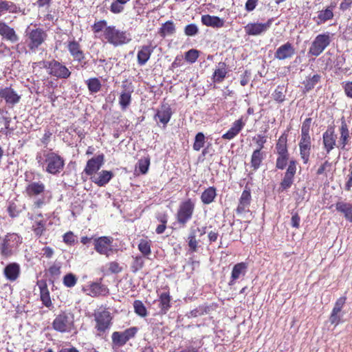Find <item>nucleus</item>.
Wrapping results in <instances>:
<instances>
[{"mask_svg": "<svg viewBox=\"0 0 352 352\" xmlns=\"http://www.w3.org/2000/svg\"><path fill=\"white\" fill-rule=\"evenodd\" d=\"M36 160L43 171L54 175L60 173L65 166L63 157L51 151L38 152Z\"/></svg>", "mask_w": 352, "mask_h": 352, "instance_id": "obj_1", "label": "nucleus"}, {"mask_svg": "<svg viewBox=\"0 0 352 352\" xmlns=\"http://www.w3.org/2000/svg\"><path fill=\"white\" fill-rule=\"evenodd\" d=\"M96 325V335L103 337L111 329L112 325V316L111 313L106 309H99L94 314Z\"/></svg>", "mask_w": 352, "mask_h": 352, "instance_id": "obj_2", "label": "nucleus"}, {"mask_svg": "<svg viewBox=\"0 0 352 352\" xmlns=\"http://www.w3.org/2000/svg\"><path fill=\"white\" fill-rule=\"evenodd\" d=\"M52 327L60 333H70L75 329L74 315L69 312H61L56 316Z\"/></svg>", "mask_w": 352, "mask_h": 352, "instance_id": "obj_3", "label": "nucleus"}, {"mask_svg": "<svg viewBox=\"0 0 352 352\" xmlns=\"http://www.w3.org/2000/svg\"><path fill=\"white\" fill-rule=\"evenodd\" d=\"M27 45L30 50L35 52L47 37V32L42 28L28 29L25 32Z\"/></svg>", "mask_w": 352, "mask_h": 352, "instance_id": "obj_4", "label": "nucleus"}, {"mask_svg": "<svg viewBox=\"0 0 352 352\" xmlns=\"http://www.w3.org/2000/svg\"><path fill=\"white\" fill-rule=\"evenodd\" d=\"M104 36L107 41L114 46L129 43L131 38L126 32L116 29L115 26H108L104 29Z\"/></svg>", "mask_w": 352, "mask_h": 352, "instance_id": "obj_5", "label": "nucleus"}, {"mask_svg": "<svg viewBox=\"0 0 352 352\" xmlns=\"http://www.w3.org/2000/svg\"><path fill=\"white\" fill-rule=\"evenodd\" d=\"M195 206V201L191 199H188L180 203L177 211L176 219L182 227H185L186 223L192 219Z\"/></svg>", "mask_w": 352, "mask_h": 352, "instance_id": "obj_6", "label": "nucleus"}, {"mask_svg": "<svg viewBox=\"0 0 352 352\" xmlns=\"http://www.w3.org/2000/svg\"><path fill=\"white\" fill-rule=\"evenodd\" d=\"M22 243V239L16 233L8 234L0 245L1 254L6 257L11 256Z\"/></svg>", "mask_w": 352, "mask_h": 352, "instance_id": "obj_7", "label": "nucleus"}, {"mask_svg": "<svg viewBox=\"0 0 352 352\" xmlns=\"http://www.w3.org/2000/svg\"><path fill=\"white\" fill-rule=\"evenodd\" d=\"M43 67L47 69L50 75L58 78H67L71 75L68 68L56 60L43 61Z\"/></svg>", "mask_w": 352, "mask_h": 352, "instance_id": "obj_8", "label": "nucleus"}, {"mask_svg": "<svg viewBox=\"0 0 352 352\" xmlns=\"http://www.w3.org/2000/svg\"><path fill=\"white\" fill-rule=\"evenodd\" d=\"M138 330L137 327H133L124 331H114L111 336L113 348L123 346L129 340L135 336Z\"/></svg>", "mask_w": 352, "mask_h": 352, "instance_id": "obj_9", "label": "nucleus"}, {"mask_svg": "<svg viewBox=\"0 0 352 352\" xmlns=\"http://www.w3.org/2000/svg\"><path fill=\"white\" fill-rule=\"evenodd\" d=\"M331 43L330 34L326 32L316 36L309 49V54L318 56Z\"/></svg>", "mask_w": 352, "mask_h": 352, "instance_id": "obj_10", "label": "nucleus"}, {"mask_svg": "<svg viewBox=\"0 0 352 352\" xmlns=\"http://www.w3.org/2000/svg\"><path fill=\"white\" fill-rule=\"evenodd\" d=\"M112 243V237H98L94 239V249L98 253L109 256L113 252Z\"/></svg>", "mask_w": 352, "mask_h": 352, "instance_id": "obj_11", "label": "nucleus"}, {"mask_svg": "<svg viewBox=\"0 0 352 352\" xmlns=\"http://www.w3.org/2000/svg\"><path fill=\"white\" fill-rule=\"evenodd\" d=\"M336 140L337 135L335 133L334 127L328 126L322 134V144L327 155L329 154L335 147H338Z\"/></svg>", "mask_w": 352, "mask_h": 352, "instance_id": "obj_12", "label": "nucleus"}, {"mask_svg": "<svg viewBox=\"0 0 352 352\" xmlns=\"http://www.w3.org/2000/svg\"><path fill=\"white\" fill-rule=\"evenodd\" d=\"M251 199L250 189L246 186L239 198V204L236 209V213L238 215H241L250 211Z\"/></svg>", "mask_w": 352, "mask_h": 352, "instance_id": "obj_13", "label": "nucleus"}, {"mask_svg": "<svg viewBox=\"0 0 352 352\" xmlns=\"http://www.w3.org/2000/svg\"><path fill=\"white\" fill-rule=\"evenodd\" d=\"M300 155L304 164H307L311 149V137L309 135H300L299 142Z\"/></svg>", "mask_w": 352, "mask_h": 352, "instance_id": "obj_14", "label": "nucleus"}, {"mask_svg": "<svg viewBox=\"0 0 352 352\" xmlns=\"http://www.w3.org/2000/svg\"><path fill=\"white\" fill-rule=\"evenodd\" d=\"M336 8V4L331 3L325 9L319 10L317 12V16L313 18V20L317 25H321L326 23L327 21L333 18V10Z\"/></svg>", "mask_w": 352, "mask_h": 352, "instance_id": "obj_15", "label": "nucleus"}, {"mask_svg": "<svg viewBox=\"0 0 352 352\" xmlns=\"http://www.w3.org/2000/svg\"><path fill=\"white\" fill-rule=\"evenodd\" d=\"M295 54V48L289 42L280 45L274 53V58L283 60L291 58Z\"/></svg>", "mask_w": 352, "mask_h": 352, "instance_id": "obj_16", "label": "nucleus"}, {"mask_svg": "<svg viewBox=\"0 0 352 352\" xmlns=\"http://www.w3.org/2000/svg\"><path fill=\"white\" fill-rule=\"evenodd\" d=\"M248 270V265L244 262L236 263L234 265L230 279L228 282L229 286L234 285L238 279H240L245 276Z\"/></svg>", "mask_w": 352, "mask_h": 352, "instance_id": "obj_17", "label": "nucleus"}, {"mask_svg": "<svg viewBox=\"0 0 352 352\" xmlns=\"http://www.w3.org/2000/svg\"><path fill=\"white\" fill-rule=\"evenodd\" d=\"M272 19H269L265 23H248L245 27V32L249 35H258L267 31L271 26Z\"/></svg>", "mask_w": 352, "mask_h": 352, "instance_id": "obj_18", "label": "nucleus"}, {"mask_svg": "<svg viewBox=\"0 0 352 352\" xmlns=\"http://www.w3.org/2000/svg\"><path fill=\"white\" fill-rule=\"evenodd\" d=\"M173 112L169 104H164L157 110L154 116L155 120L162 123L165 126L170 121Z\"/></svg>", "mask_w": 352, "mask_h": 352, "instance_id": "obj_19", "label": "nucleus"}, {"mask_svg": "<svg viewBox=\"0 0 352 352\" xmlns=\"http://www.w3.org/2000/svg\"><path fill=\"white\" fill-rule=\"evenodd\" d=\"M103 162L104 155L102 154L89 160L84 170L85 173L87 175H92L100 168Z\"/></svg>", "mask_w": 352, "mask_h": 352, "instance_id": "obj_20", "label": "nucleus"}, {"mask_svg": "<svg viewBox=\"0 0 352 352\" xmlns=\"http://www.w3.org/2000/svg\"><path fill=\"white\" fill-rule=\"evenodd\" d=\"M339 133L340 138L338 147L343 150L345 148L346 145L349 143L351 139L348 125L344 119H342L341 121V125L339 128Z\"/></svg>", "mask_w": 352, "mask_h": 352, "instance_id": "obj_21", "label": "nucleus"}, {"mask_svg": "<svg viewBox=\"0 0 352 352\" xmlns=\"http://www.w3.org/2000/svg\"><path fill=\"white\" fill-rule=\"evenodd\" d=\"M0 98H3L8 104L14 105L18 103L21 96L10 87L0 88Z\"/></svg>", "mask_w": 352, "mask_h": 352, "instance_id": "obj_22", "label": "nucleus"}, {"mask_svg": "<svg viewBox=\"0 0 352 352\" xmlns=\"http://www.w3.org/2000/svg\"><path fill=\"white\" fill-rule=\"evenodd\" d=\"M67 49L74 60L80 62L85 59V54L81 50L80 45L78 41L75 40L69 41Z\"/></svg>", "mask_w": 352, "mask_h": 352, "instance_id": "obj_23", "label": "nucleus"}, {"mask_svg": "<svg viewBox=\"0 0 352 352\" xmlns=\"http://www.w3.org/2000/svg\"><path fill=\"white\" fill-rule=\"evenodd\" d=\"M0 35L12 43H16L19 38L14 30L6 23H0Z\"/></svg>", "mask_w": 352, "mask_h": 352, "instance_id": "obj_24", "label": "nucleus"}, {"mask_svg": "<svg viewBox=\"0 0 352 352\" xmlns=\"http://www.w3.org/2000/svg\"><path fill=\"white\" fill-rule=\"evenodd\" d=\"M45 190V184L41 182H32L30 183L26 188L25 191L29 197H36L42 195Z\"/></svg>", "mask_w": 352, "mask_h": 352, "instance_id": "obj_25", "label": "nucleus"}, {"mask_svg": "<svg viewBox=\"0 0 352 352\" xmlns=\"http://www.w3.org/2000/svg\"><path fill=\"white\" fill-rule=\"evenodd\" d=\"M171 297L169 292H162L159 297L158 306L160 308L159 314H166L171 307Z\"/></svg>", "mask_w": 352, "mask_h": 352, "instance_id": "obj_26", "label": "nucleus"}, {"mask_svg": "<svg viewBox=\"0 0 352 352\" xmlns=\"http://www.w3.org/2000/svg\"><path fill=\"white\" fill-rule=\"evenodd\" d=\"M153 49L154 47L151 45L141 47L137 54L138 63L140 65H144L146 63L153 52Z\"/></svg>", "mask_w": 352, "mask_h": 352, "instance_id": "obj_27", "label": "nucleus"}, {"mask_svg": "<svg viewBox=\"0 0 352 352\" xmlns=\"http://www.w3.org/2000/svg\"><path fill=\"white\" fill-rule=\"evenodd\" d=\"M201 23L208 27L219 28L224 25V20L216 16L205 14L201 16Z\"/></svg>", "mask_w": 352, "mask_h": 352, "instance_id": "obj_28", "label": "nucleus"}, {"mask_svg": "<svg viewBox=\"0 0 352 352\" xmlns=\"http://www.w3.org/2000/svg\"><path fill=\"white\" fill-rule=\"evenodd\" d=\"M244 125L245 123L243 122L241 119L234 121L232 127L222 135V138L228 140L233 139L243 129Z\"/></svg>", "mask_w": 352, "mask_h": 352, "instance_id": "obj_29", "label": "nucleus"}, {"mask_svg": "<svg viewBox=\"0 0 352 352\" xmlns=\"http://www.w3.org/2000/svg\"><path fill=\"white\" fill-rule=\"evenodd\" d=\"M4 275L10 281L15 280L20 273V266L16 263L8 264L4 269Z\"/></svg>", "mask_w": 352, "mask_h": 352, "instance_id": "obj_30", "label": "nucleus"}, {"mask_svg": "<svg viewBox=\"0 0 352 352\" xmlns=\"http://www.w3.org/2000/svg\"><path fill=\"white\" fill-rule=\"evenodd\" d=\"M337 211L344 214L345 219L352 223V204L344 201H338L336 204Z\"/></svg>", "mask_w": 352, "mask_h": 352, "instance_id": "obj_31", "label": "nucleus"}, {"mask_svg": "<svg viewBox=\"0 0 352 352\" xmlns=\"http://www.w3.org/2000/svg\"><path fill=\"white\" fill-rule=\"evenodd\" d=\"M113 173L108 170H102L97 176L92 178V181L98 186H104L113 177Z\"/></svg>", "mask_w": 352, "mask_h": 352, "instance_id": "obj_32", "label": "nucleus"}, {"mask_svg": "<svg viewBox=\"0 0 352 352\" xmlns=\"http://www.w3.org/2000/svg\"><path fill=\"white\" fill-rule=\"evenodd\" d=\"M265 157V152L260 151V149H255L251 156V167L254 170H256L261 166L263 160Z\"/></svg>", "mask_w": 352, "mask_h": 352, "instance_id": "obj_33", "label": "nucleus"}, {"mask_svg": "<svg viewBox=\"0 0 352 352\" xmlns=\"http://www.w3.org/2000/svg\"><path fill=\"white\" fill-rule=\"evenodd\" d=\"M89 290V294L91 296H104L109 293L107 287L100 283H92Z\"/></svg>", "mask_w": 352, "mask_h": 352, "instance_id": "obj_34", "label": "nucleus"}, {"mask_svg": "<svg viewBox=\"0 0 352 352\" xmlns=\"http://www.w3.org/2000/svg\"><path fill=\"white\" fill-rule=\"evenodd\" d=\"M7 11L16 14L20 12L21 9L12 1L0 0V16Z\"/></svg>", "mask_w": 352, "mask_h": 352, "instance_id": "obj_35", "label": "nucleus"}, {"mask_svg": "<svg viewBox=\"0 0 352 352\" xmlns=\"http://www.w3.org/2000/svg\"><path fill=\"white\" fill-rule=\"evenodd\" d=\"M41 300L43 304L47 307H50L52 305L50 292L45 283H41L39 285Z\"/></svg>", "mask_w": 352, "mask_h": 352, "instance_id": "obj_36", "label": "nucleus"}, {"mask_svg": "<svg viewBox=\"0 0 352 352\" xmlns=\"http://www.w3.org/2000/svg\"><path fill=\"white\" fill-rule=\"evenodd\" d=\"M46 221L43 219V215L39 214L35 218L34 223L32 226V229L36 236H41L45 230Z\"/></svg>", "mask_w": 352, "mask_h": 352, "instance_id": "obj_37", "label": "nucleus"}, {"mask_svg": "<svg viewBox=\"0 0 352 352\" xmlns=\"http://www.w3.org/2000/svg\"><path fill=\"white\" fill-rule=\"evenodd\" d=\"M217 196L216 188L213 186L206 189L201 195V200L204 204H211Z\"/></svg>", "mask_w": 352, "mask_h": 352, "instance_id": "obj_38", "label": "nucleus"}, {"mask_svg": "<svg viewBox=\"0 0 352 352\" xmlns=\"http://www.w3.org/2000/svg\"><path fill=\"white\" fill-rule=\"evenodd\" d=\"M227 74L226 65L225 63H219L218 68L215 69L213 74V81L214 82H221Z\"/></svg>", "mask_w": 352, "mask_h": 352, "instance_id": "obj_39", "label": "nucleus"}, {"mask_svg": "<svg viewBox=\"0 0 352 352\" xmlns=\"http://www.w3.org/2000/svg\"><path fill=\"white\" fill-rule=\"evenodd\" d=\"M175 27L173 22L171 21H168L162 24L158 33L162 37L164 38L166 36L173 35L175 33Z\"/></svg>", "mask_w": 352, "mask_h": 352, "instance_id": "obj_40", "label": "nucleus"}, {"mask_svg": "<svg viewBox=\"0 0 352 352\" xmlns=\"http://www.w3.org/2000/svg\"><path fill=\"white\" fill-rule=\"evenodd\" d=\"M133 90H127L125 89L122 91L120 94L119 98V104L122 110H125L131 103V93Z\"/></svg>", "mask_w": 352, "mask_h": 352, "instance_id": "obj_41", "label": "nucleus"}, {"mask_svg": "<svg viewBox=\"0 0 352 352\" xmlns=\"http://www.w3.org/2000/svg\"><path fill=\"white\" fill-rule=\"evenodd\" d=\"M276 149L278 155H289L287 146V138L283 135L279 138L276 145Z\"/></svg>", "mask_w": 352, "mask_h": 352, "instance_id": "obj_42", "label": "nucleus"}, {"mask_svg": "<svg viewBox=\"0 0 352 352\" xmlns=\"http://www.w3.org/2000/svg\"><path fill=\"white\" fill-rule=\"evenodd\" d=\"M210 311V307L206 305H202L194 309L187 314L188 318H196L204 314H208Z\"/></svg>", "mask_w": 352, "mask_h": 352, "instance_id": "obj_43", "label": "nucleus"}, {"mask_svg": "<svg viewBox=\"0 0 352 352\" xmlns=\"http://www.w3.org/2000/svg\"><path fill=\"white\" fill-rule=\"evenodd\" d=\"M320 76L315 74L312 77H308L304 82L305 89L306 91L311 90L316 84L320 81Z\"/></svg>", "mask_w": 352, "mask_h": 352, "instance_id": "obj_44", "label": "nucleus"}, {"mask_svg": "<svg viewBox=\"0 0 352 352\" xmlns=\"http://www.w3.org/2000/svg\"><path fill=\"white\" fill-rule=\"evenodd\" d=\"M138 249L144 256L148 257L151 253V241L141 239L138 245Z\"/></svg>", "mask_w": 352, "mask_h": 352, "instance_id": "obj_45", "label": "nucleus"}, {"mask_svg": "<svg viewBox=\"0 0 352 352\" xmlns=\"http://www.w3.org/2000/svg\"><path fill=\"white\" fill-rule=\"evenodd\" d=\"M89 91L91 93H97L101 88V83L97 78H90L87 81Z\"/></svg>", "mask_w": 352, "mask_h": 352, "instance_id": "obj_46", "label": "nucleus"}, {"mask_svg": "<svg viewBox=\"0 0 352 352\" xmlns=\"http://www.w3.org/2000/svg\"><path fill=\"white\" fill-rule=\"evenodd\" d=\"M133 307L135 312L138 316L145 317L147 315L146 309L141 300H135L133 302Z\"/></svg>", "mask_w": 352, "mask_h": 352, "instance_id": "obj_47", "label": "nucleus"}, {"mask_svg": "<svg viewBox=\"0 0 352 352\" xmlns=\"http://www.w3.org/2000/svg\"><path fill=\"white\" fill-rule=\"evenodd\" d=\"M205 144V135L203 133L199 132L195 138V142L193 144V149L195 151H199Z\"/></svg>", "mask_w": 352, "mask_h": 352, "instance_id": "obj_48", "label": "nucleus"}, {"mask_svg": "<svg viewBox=\"0 0 352 352\" xmlns=\"http://www.w3.org/2000/svg\"><path fill=\"white\" fill-rule=\"evenodd\" d=\"M332 169V163L329 160H325L318 168L316 174L318 175H324L327 176V173L331 172Z\"/></svg>", "mask_w": 352, "mask_h": 352, "instance_id": "obj_49", "label": "nucleus"}, {"mask_svg": "<svg viewBox=\"0 0 352 352\" xmlns=\"http://www.w3.org/2000/svg\"><path fill=\"white\" fill-rule=\"evenodd\" d=\"M144 261L142 256H137L133 258V263L131 264L132 272L135 273L138 270H141L144 266Z\"/></svg>", "mask_w": 352, "mask_h": 352, "instance_id": "obj_50", "label": "nucleus"}, {"mask_svg": "<svg viewBox=\"0 0 352 352\" xmlns=\"http://www.w3.org/2000/svg\"><path fill=\"white\" fill-rule=\"evenodd\" d=\"M77 277L72 273L66 274L63 278V284L67 287H73L77 283Z\"/></svg>", "mask_w": 352, "mask_h": 352, "instance_id": "obj_51", "label": "nucleus"}, {"mask_svg": "<svg viewBox=\"0 0 352 352\" xmlns=\"http://www.w3.org/2000/svg\"><path fill=\"white\" fill-rule=\"evenodd\" d=\"M272 97L276 102H283L285 99L283 87L278 86L272 94Z\"/></svg>", "mask_w": 352, "mask_h": 352, "instance_id": "obj_52", "label": "nucleus"}, {"mask_svg": "<svg viewBox=\"0 0 352 352\" xmlns=\"http://www.w3.org/2000/svg\"><path fill=\"white\" fill-rule=\"evenodd\" d=\"M124 3H119L118 0H116L112 2L110 6V11L114 14H119L124 10Z\"/></svg>", "mask_w": 352, "mask_h": 352, "instance_id": "obj_53", "label": "nucleus"}, {"mask_svg": "<svg viewBox=\"0 0 352 352\" xmlns=\"http://www.w3.org/2000/svg\"><path fill=\"white\" fill-rule=\"evenodd\" d=\"M199 56V52L197 50H190L185 54V59L186 61L193 63H195Z\"/></svg>", "mask_w": 352, "mask_h": 352, "instance_id": "obj_54", "label": "nucleus"}, {"mask_svg": "<svg viewBox=\"0 0 352 352\" xmlns=\"http://www.w3.org/2000/svg\"><path fill=\"white\" fill-rule=\"evenodd\" d=\"M199 32L198 27L194 23L186 25L184 28V33L186 36H195Z\"/></svg>", "mask_w": 352, "mask_h": 352, "instance_id": "obj_55", "label": "nucleus"}, {"mask_svg": "<svg viewBox=\"0 0 352 352\" xmlns=\"http://www.w3.org/2000/svg\"><path fill=\"white\" fill-rule=\"evenodd\" d=\"M293 182H294L293 177L285 174L284 177H283L282 182H280V188H282L283 190H287L292 186Z\"/></svg>", "mask_w": 352, "mask_h": 352, "instance_id": "obj_56", "label": "nucleus"}, {"mask_svg": "<svg viewBox=\"0 0 352 352\" xmlns=\"http://www.w3.org/2000/svg\"><path fill=\"white\" fill-rule=\"evenodd\" d=\"M150 164V160L147 158L141 159L138 162V168L142 174H145L148 171Z\"/></svg>", "mask_w": 352, "mask_h": 352, "instance_id": "obj_57", "label": "nucleus"}, {"mask_svg": "<svg viewBox=\"0 0 352 352\" xmlns=\"http://www.w3.org/2000/svg\"><path fill=\"white\" fill-rule=\"evenodd\" d=\"M289 155H278L276 162V167L278 169H284L287 164Z\"/></svg>", "mask_w": 352, "mask_h": 352, "instance_id": "obj_58", "label": "nucleus"}, {"mask_svg": "<svg viewBox=\"0 0 352 352\" xmlns=\"http://www.w3.org/2000/svg\"><path fill=\"white\" fill-rule=\"evenodd\" d=\"M346 302V298L345 297H340L337 300V301L335 303L334 307L332 310L333 312L341 314L342 309L343 306L344 305Z\"/></svg>", "mask_w": 352, "mask_h": 352, "instance_id": "obj_59", "label": "nucleus"}, {"mask_svg": "<svg viewBox=\"0 0 352 352\" xmlns=\"http://www.w3.org/2000/svg\"><path fill=\"white\" fill-rule=\"evenodd\" d=\"M311 123V118H306L301 126V135H309V129Z\"/></svg>", "mask_w": 352, "mask_h": 352, "instance_id": "obj_60", "label": "nucleus"}, {"mask_svg": "<svg viewBox=\"0 0 352 352\" xmlns=\"http://www.w3.org/2000/svg\"><path fill=\"white\" fill-rule=\"evenodd\" d=\"M107 28V21L105 20H101L96 22L93 26L92 30L95 33L101 32L104 28Z\"/></svg>", "mask_w": 352, "mask_h": 352, "instance_id": "obj_61", "label": "nucleus"}, {"mask_svg": "<svg viewBox=\"0 0 352 352\" xmlns=\"http://www.w3.org/2000/svg\"><path fill=\"white\" fill-rule=\"evenodd\" d=\"M342 86L346 96L352 98V82H343Z\"/></svg>", "mask_w": 352, "mask_h": 352, "instance_id": "obj_62", "label": "nucleus"}, {"mask_svg": "<svg viewBox=\"0 0 352 352\" xmlns=\"http://www.w3.org/2000/svg\"><path fill=\"white\" fill-rule=\"evenodd\" d=\"M342 316V314H338V313H335V312L331 311V316L329 317V322L332 324H334L335 326H336L340 323Z\"/></svg>", "mask_w": 352, "mask_h": 352, "instance_id": "obj_63", "label": "nucleus"}, {"mask_svg": "<svg viewBox=\"0 0 352 352\" xmlns=\"http://www.w3.org/2000/svg\"><path fill=\"white\" fill-rule=\"evenodd\" d=\"M253 140L256 141V143L258 146L256 149H260V151H262V149L264 148V144L267 141L266 138L261 135H258L257 138H254Z\"/></svg>", "mask_w": 352, "mask_h": 352, "instance_id": "obj_64", "label": "nucleus"}]
</instances>
